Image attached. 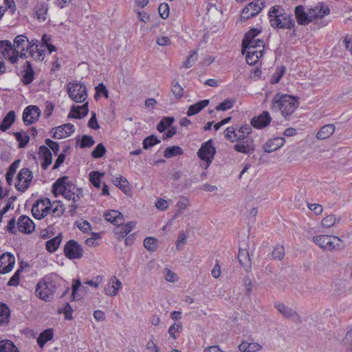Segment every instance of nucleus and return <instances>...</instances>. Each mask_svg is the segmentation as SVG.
Wrapping results in <instances>:
<instances>
[{"label": "nucleus", "instance_id": "f257e3e1", "mask_svg": "<svg viewBox=\"0 0 352 352\" xmlns=\"http://www.w3.org/2000/svg\"><path fill=\"white\" fill-rule=\"evenodd\" d=\"M53 192L56 197L63 195L66 199L72 201L69 205V213L72 216L75 214L79 206V201L82 197V191L69 180L67 176L58 178L53 185Z\"/></svg>", "mask_w": 352, "mask_h": 352}, {"label": "nucleus", "instance_id": "f03ea898", "mask_svg": "<svg viewBox=\"0 0 352 352\" xmlns=\"http://www.w3.org/2000/svg\"><path fill=\"white\" fill-rule=\"evenodd\" d=\"M298 107V98L291 95L277 93L272 100V110L280 112L285 118H289Z\"/></svg>", "mask_w": 352, "mask_h": 352}, {"label": "nucleus", "instance_id": "7ed1b4c3", "mask_svg": "<svg viewBox=\"0 0 352 352\" xmlns=\"http://www.w3.org/2000/svg\"><path fill=\"white\" fill-rule=\"evenodd\" d=\"M58 278V276L55 273L45 275L36 285V296L45 302L51 301L54 298Z\"/></svg>", "mask_w": 352, "mask_h": 352}, {"label": "nucleus", "instance_id": "20e7f679", "mask_svg": "<svg viewBox=\"0 0 352 352\" xmlns=\"http://www.w3.org/2000/svg\"><path fill=\"white\" fill-rule=\"evenodd\" d=\"M269 19L271 25L275 28L291 29L294 25L292 16L278 6L270 9Z\"/></svg>", "mask_w": 352, "mask_h": 352}, {"label": "nucleus", "instance_id": "39448f33", "mask_svg": "<svg viewBox=\"0 0 352 352\" xmlns=\"http://www.w3.org/2000/svg\"><path fill=\"white\" fill-rule=\"evenodd\" d=\"M313 241L324 250H339L344 248L342 241L332 235H319L313 237Z\"/></svg>", "mask_w": 352, "mask_h": 352}, {"label": "nucleus", "instance_id": "423d86ee", "mask_svg": "<svg viewBox=\"0 0 352 352\" xmlns=\"http://www.w3.org/2000/svg\"><path fill=\"white\" fill-rule=\"evenodd\" d=\"M260 30L257 28L251 29L248 32L242 41V54H245V49L254 48L258 49V45L261 43L262 48L264 49L265 43L264 41L260 38H257L256 36L259 34Z\"/></svg>", "mask_w": 352, "mask_h": 352}, {"label": "nucleus", "instance_id": "0eeeda50", "mask_svg": "<svg viewBox=\"0 0 352 352\" xmlns=\"http://www.w3.org/2000/svg\"><path fill=\"white\" fill-rule=\"evenodd\" d=\"M67 91L69 98L76 102H83L87 98L86 87L80 82H69Z\"/></svg>", "mask_w": 352, "mask_h": 352}, {"label": "nucleus", "instance_id": "6e6552de", "mask_svg": "<svg viewBox=\"0 0 352 352\" xmlns=\"http://www.w3.org/2000/svg\"><path fill=\"white\" fill-rule=\"evenodd\" d=\"M51 206V201L48 198L36 201L32 208V215L37 219H43L50 213Z\"/></svg>", "mask_w": 352, "mask_h": 352}, {"label": "nucleus", "instance_id": "1a4fd4ad", "mask_svg": "<svg viewBox=\"0 0 352 352\" xmlns=\"http://www.w3.org/2000/svg\"><path fill=\"white\" fill-rule=\"evenodd\" d=\"M17 183L15 188L20 192H25L30 186L33 176L32 171L28 168H22L17 175Z\"/></svg>", "mask_w": 352, "mask_h": 352}, {"label": "nucleus", "instance_id": "9d476101", "mask_svg": "<svg viewBox=\"0 0 352 352\" xmlns=\"http://www.w3.org/2000/svg\"><path fill=\"white\" fill-rule=\"evenodd\" d=\"M215 153V148L212 146L211 140L202 144L201 148L199 149L197 155L201 160L206 162L207 165L206 168H207L212 162Z\"/></svg>", "mask_w": 352, "mask_h": 352}, {"label": "nucleus", "instance_id": "9b49d317", "mask_svg": "<svg viewBox=\"0 0 352 352\" xmlns=\"http://www.w3.org/2000/svg\"><path fill=\"white\" fill-rule=\"evenodd\" d=\"M64 253L69 259H79L83 255V249L77 241L70 240L65 245Z\"/></svg>", "mask_w": 352, "mask_h": 352}, {"label": "nucleus", "instance_id": "f8f14e48", "mask_svg": "<svg viewBox=\"0 0 352 352\" xmlns=\"http://www.w3.org/2000/svg\"><path fill=\"white\" fill-rule=\"evenodd\" d=\"M263 8V3L261 0H256L248 4L242 10L241 18L243 21H247L251 17L256 16Z\"/></svg>", "mask_w": 352, "mask_h": 352}, {"label": "nucleus", "instance_id": "ddd939ff", "mask_svg": "<svg viewBox=\"0 0 352 352\" xmlns=\"http://www.w3.org/2000/svg\"><path fill=\"white\" fill-rule=\"evenodd\" d=\"M41 111L36 105L27 107L23 113V120L26 125L32 124L38 121Z\"/></svg>", "mask_w": 352, "mask_h": 352}, {"label": "nucleus", "instance_id": "4468645a", "mask_svg": "<svg viewBox=\"0 0 352 352\" xmlns=\"http://www.w3.org/2000/svg\"><path fill=\"white\" fill-rule=\"evenodd\" d=\"M0 52L3 58L8 59L11 63L14 64L17 62V55L13 48V45L10 41H0Z\"/></svg>", "mask_w": 352, "mask_h": 352}, {"label": "nucleus", "instance_id": "2eb2a0df", "mask_svg": "<svg viewBox=\"0 0 352 352\" xmlns=\"http://www.w3.org/2000/svg\"><path fill=\"white\" fill-rule=\"evenodd\" d=\"M30 45V42L25 36L23 34L16 36L14 40L13 47L17 57L19 54L21 57L25 56V51L28 50Z\"/></svg>", "mask_w": 352, "mask_h": 352}, {"label": "nucleus", "instance_id": "dca6fc26", "mask_svg": "<svg viewBox=\"0 0 352 352\" xmlns=\"http://www.w3.org/2000/svg\"><path fill=\"white\" fill-rule=\"evenodd\" d=\"M75 131L72 124L67 123L53 129V138L63 139L70 136Z\"/></svg>", "mask_w": 352, "mask_h": 352}, {"label": "nucleus", "instance_id": "f3484780", "mask_svg": "<svg viewBox=\"0 0 352 352\" xmlns=\"http://www.w3.org/2000/svg\"><path fill=\"white\" fill-rule=\"evenodd\" d=\"M30 56L35 60H43L45 45L37 40L30 41L28 48Z\"/></svg>", "mask_w": 352, "mask_h": 352}, {"label": "nucleus", "instance_id": "a211bd4d", "mask_svg": "<svg viewBox=\"0 0 352 352\" xmlns=\"http://www.w3.org/2000/svg\"><path fill=\"white\" fill-rule=\"evenodd\" d=\"M15 263L14 256L10 253L3 254L0 256V273L6 274L10 272L14 267Z\"/></svg>", "mask_w": 352, "mask_h": 352}, {"label": "nucleus", "instance_id": "6ab92c4d", "mask_svg": "<svg viewBox=\"0 0 352 352\" xmlns=\"http://www.w3.org/2000/svg\"><path fill=\"white\" fill-rule=\"evenodd\" d=\"M34 223L28 216L22 215L19 218L17 228L19 232L30 234L34 230Z\"/></svg>", "mask_w": 352, "mask_h": 352}, {"label": "nucleus", "instance_id": "aec40b11", "mask_svg": "<svg viewBox=\"0 0 352 352\" xmlns=\"http://www.w3.org/2000/svg\"><path fill=\"white\" fill-rule=\"evenodd\" d=\"M260 45L261 43L260 42ZM264 49L262 48V45H258V49H254L253 47L245 49L246 60L249 65H254L256 63L259 58L263 56Z\"/></svg>", "mask_w": 352, "mask_h": 352}, {"label": "nucleus", "instance_id": "412c9836", "mask_svg": "<svg viewBox=\"0 0 352 352\" xmlns=\"http://www.w3.org/2000/svg\"><path fill=\"white\" fill-rule=\"evenodd\" d=\"M271 122V117L267 111H264L258 117H254L251 120V124L258 129L267 126Z\"/></svg>", "mask_w": 352, "mask_h": 352}, {"label": "nucleus", "instance_id": "4be33fe9", "mask_svg": "<svg viewBox=\"0 0 352 352\" xmlns=\"http://www.w3.org/2000/svg\"><path fill=\"white\" fill-rule=\"evenodd\" d=\"M285 142L284 138H274L266 142L263 149L266 153H272L282 147Z\"/></svg>", "mask_w": 352, "mask_h": 352}, {"label": "nucleus", "instance_id": "5701e85b", "mask_svg": "<svg viewBox=\"0 0 352 352\" xmlns=\"http://www.w3.org/2000/svg\"><path fill=\"white\" fill-rule=\"evenodd\" d=\"M38 155L42 160L41 167L43 169L46 170L52 162V153L48 147L41 146L39 148Z\"/></svg>", "mask_w": 352, "mask_h": 352}, {"label": "nucleus", "instance_id": "b1692460", "mask_svg": "<svg viewBox=\"0 0 352 352\" xmlns=\"http://www.w3.org/2000/svg\"><path fill=\"white\" fill-rule=\"evenodd\" d=\"M122 287V283L116 276H113L107 287H105V294L107 296H115L118 294L119 289Z\"/></svg>", "mask_w": 352, "mask_h": 352}, {"label": "nucleus", "instance_id": "393cba45", "mask_svg": "<svg viewBox=\"0 0 352 352\" xmlns=\"http://www.w3.org/2000/svg\"><path fill=\"white\" fill-rule=\"evenodd\" d=\"M104 219L115 226H120L123 223V215L118 210H111L104 214Z\"/></svg>", "mask_w": 352, "mask_h": 352}, {"label": "nucleus", "instance_id": "a878e982", "mask_svg": "<svg viewBox=\"0 0 352 352\" xmlns=\"http://www.w3.org/2000/svg\"><path fill=\"white\" fill-rule=\"evenodd\" d=\"M88 102H86L81 106H73L68 117L69 118L80 119L86 116L88 113Z\"/></svg>", "mask_w": 352, "mask_h": 352}, {"label": "nucleus", "instance_id": "bb28decb", "mask_svg": "<svg viewBox=\"0 0 352 352\" xmlns=\"http://www.w3.org/2000/svg\"><path fill=\"white\" fill-rule=\"evenodd\" d=\"M234 148L239 153L248 154L254 151L253 140L237 142L234 146Z\"/></svg>", "mask_w": 352, "mask_h": 352}, {"label": "nucleus", "instance_id": "cd10ccee", "mask_svg": "<svg viewBox=\"0 0 352 352\" xmlns=\"http://www.w3.org/2000/svg\"><path fill=\"white\" fill-rule=\"evenodd\" d=\"M295 14L297 22L300 25H307L311 21L310 12L309 14L305 13L304 8L302 6H298L296 8Z\"/></svg>", "mask_w": 352, "mask_h": 352}, {"label": "nucleus", "instance_id": "c85d7f7f", "mask_svg": "<svg viewBox=\"0 0 352 352\" xmlns=\"http://www.w3.org/2000/svg\"><path fill=\"white\" fill-rule=\"evenodd\" d=\"M335 126L333 124H326L320 128L316 134L318 140H325L331 136L335 132Z\"/></svg>", "mask_w": 352, "mask_h": 352}, {"label": "nucleus", "instance_id": "c756f323", "mask_svg": "<svg viewBox=\"0 0 352 352\" xmlns=\"http://www.w3.org/2000/svg\"><path fill=\"white\" fill-rule=\"evenodd\" d=\"M112 183L118 187L124 194L129 195L131 192L130 185L127 179L122 175H119L112 180Z\"/></svg>", "mask_w": 352, "mask_h": 352}, {"label": "nucleus", "instance_id": "7c9ffc66", "mask_svg": "<svg viewBox=\"0 0 352 352\" xmlns=\"http://www.w3.org/2000/svg\"><path fill=\"white\" fill-rule=\"evenodd\" d=\"M276 309L285 318L296 320L298 319V314L293 310L292 308L287 307L284 304H277L276 305Z\"/></svg>", "mask_w": 352, "mask_h": 352}, {"label": "nucleus", "instance_id": "2f4dec72", "mask_svg": "<svg viewBox=\"0 0 352 352\" xmlns=\"http://www.w3.org/2000/svg\"><path fill=\"white\" fill-rule=\"evenodd\" d=\"M262 346L257 342H243L239 346L241 352H256L262 349Z\"/></svg>", "mask_w": 352, "mask_h": 352}, {"label": "nucleus", "instance_id": "473e14b6", "mask_svg": "<svg viewBox=\"0 0 352 352\" xmlns=\"http://www.w3.org/2000/svg\"><path fill=\"white\" fill-rule=\"evenodd\" d=\"M330 10L328 6L325 5H320V6H316L314 8L310 10V17L313 18H322L329 14Z\"/></svg>", "mask_w": 352, "mask_h": 352}, {"label": "nucleus", "instance_id": "72a5a7b5", "mask_svg": "<svg viewBox=\"0 0 352 352\" xmlns=\"http://www.w3.org/2000/svg\"><path fill=\"white\" fill-rule=\"evenodd\" d=\"M209 104V100H201L195 104L190 106L188 110L187 111V115L188 116H191L198 113L201 111L204 108L207 107Z\"/></svg>", "mask_w": 352, "mask_h": 352}, {"label": "nucleus", "instance_id": "f704fd0d", "mask_svg": "<svg viewBox=\"0 0 352 352\" xmlns=\"http://www.w3.org/2000/svg\"><path fill=\"white\" fill-rule=\"evenodd\" d=\"M15 117V112L14 111H9L3 118L2 123L0 124V129L2 131H6L8 129L14 122Z\"/></svg>", "mask_w": 352, "mask_h": 352}, {"label": "nucleus", "instance_id": "c9c22d12", "mask_svg": "<svg viewBox=\"0 0 352 352\" xmlns=\"http://www.w3.org/2000/svg\"><path fill=\"white\" fill-rule=\"evenodd\" d=\"M0 352H19L15 344L9 340L0 341Z\"/></svg>", "mask_w": 352, "mask_h": 352}, {"label": "nucleus", "instance_id": "e433bc0d", "mask_svg": "<svg viewBox=\"0 0 352 352\" xmlns=\"http://www.w3.org/2000/svg\"><path fill=\"white\" fill-rule=\"evenodd\" d=\"M53 338V331L51 329H47L43 331L37 338V342L41 347H43L45 344L51 340Z\"/></svg>", "mask_w": 352, "mask_h": 352}, {"label": "nucleus", "instance_id": "4c0bfd02", "mask_svg": "<svg viewBox=\"0 0 352 352\" xmlns=\"http://www.w3.org/2000/svg\"><path fill=\"white\" fill-rule=\"evenodd\" d=\"M10 311L5 304L0 307V327L7 324L9 322Z\"/></svg>", "mask_w": 352, "mask_h": 352}, {"label": "nucleus", "instance_id": "58836bf2", "mask_svg": "<svg viewBox=\"0 0 352 352\" xmlns=\"http://www.w3.org/2000/svg\"><path fill=\"white\" fill-rule=\"evenodd\" d=\"M60 242L61 239L60 236L54 237L46 242V250L51 253L55 252L59 247Z\"/></svg>", "mask_w": 352, "mask_h": 352}, {"label": "nucleus", "instance_id": "ea45409f", "mask_svg": "<svg viewBox=\"0 0 352 352\" xmlns=\"http://www.w3.org/2000/svg\"><path fill=\"white\" fill-rule=\"evenodd\" d=\"M182 154L183 149L179 146L167 147L164 152V156L166 158H170L173 156L179 155Z\"/></svg>", "mask_w": 352, "mask_h": 352}, {"label": "nucleus", "instance_id": "a19ab883", "mask_svg": "<svg viewBox=\"0 0 352 352\" xmlns=\"http://www.w3.org/2000/svg\"><path fill=\"white\" fill-rule=\"evenodd\" d=\"M26 68L23 76V81L25 84H30L34 79V71L28 61H25Z\"/></svg>", "mask_w": 352, "mask_h": 352}, {"label": "nucleus", "instance_id": "79ce46f5", "mask_svg": "<svg viewBox=\"0 0 352 352\" xmlns=\"http://www.w3.org/2000/svg\"><path fill=\"white\" fill-rule=\"evenodd\" d=\"M52 213L57 217H60L65 212L63 204L60 201H55L53 203L51 202Z\"/></svg>", "mask_w": 352, "mask_h": 352}, {"label": "nucleus", "instance_id": "37998d69", "mask_svg": "<svg viewBox=\"0 0 352 352\" xmlns=\"http://www.w3.org/2000/svg\"><path fill=\"white\" fill-rule=\"evenodd\" d=\"M238 258L239 262L244 267H248L250 265V256L245 249H239Z\"/></svg>", "mask_w": 352, "mask_h": 352}, {"label": "nucleus", "instance_id": "c03bdc74", "mask_svg": "<svg viewBox=\"0 0 352 352\" xmlns=\"http://www.w3.org/2000/svg\"><path fill=\"white\" fill-rule=\"evenodd\" d=\"M103 175V173H100L98 171H91L89 173V180L95 187L99 188L100 186L101 177Z\"/></svg>", "mask_w": 352, "mask_h": 352}, {"label": "nucleus", "instance_id": "a18cd8bd", "mask_svg": "<svg viewBox=\"0 0 352 352\" xmlns=\"http://www.w3.org/2000/svg\"><path fill=\"white\" fill-rule=\"evenodd\" d=\"M144 245L147 250L153 252L157 248V240L153 237H147L144 241Z\"/></svg>", "mask_w": 352, "mask_h": 352}, {"label": "nucleus", "instance_id": "49530a36", "mask_svg": "<svg viewBox=\"0 0 352 352\" xmlns=\"http://www.w3.org/2000/svg\"><path fill=\"white\" fill-rule=\"evenodd\" d=\"M160 142V140L154 135H151L146 138L143 141V148L147 149L149 147L153 146Z\"/></svg>", "mask_w": 352, "mask_h": 352}, {"label": "nucleus", "instance_id": "de8ad7c7", "mask_svg": "<svg viewBox=\"0 0 352 352\" xmlns=\"http://www.w3.org/2000/svg\"><path fill=\"white\" fill-rule=\"evenodd\" d=\"M286 68L285 67H279L276 69L275 72L273 74L271 82L272 84L278 83L282 76L284 75L285 72Z\"/></svg>", "mask_w": 352, "mask_h": 352}, {"label": "nucleus", "instance_id": "09e8293b", "mask_svg": "<svg viewBox=\"0 0 352 352\" xmlns=\"http://www.w3.org/2000/svg\"><path fill=\"white\" fill-rule=\"evenodd\" d=\"M171 91L176 98H181L184 95V89L177 82L172 83Z\"/></svg>", "mask_w": 352, "mask_h": 352}, {"label": "nucleus", "instance_id": "8fccbe9b", "mask_svg": "<svg viewBox=\"0 0 352 352\" xmlns=\"http://www.w3.org/2000/svg\"><path fill=\"white\" fill-rule=\"evenodd\" d=\"M106 153V148L104 146L100 143L98 144L96 147L94 148V150L91 153V156L93 158H100L103 157V155Z\"/></svg>", "mask_w": 352, "mask_h": 352}, {"label": "nucleus", "instance_id": "3c124183", "mask_svg": "<svg viewBox=\"0 0 352 352\" xmlns=\"http://www.w3.org/2000/svg\"><path fill=\"white\" fill-rule=\"evenodd\" d=\"M14 136L19 142L20 148L24 147L30 140V138L26 133L23 134L22 133L17 132L14 133Z\"/></svg>", "mask_w": 352, "mask_h": 352}, {"label": "nucleus", "instance_id": "603ef678", "mask_svg": "<svg viewBox=\"0 0 352 352\" xmlns=\"http://www.w3.org/2000/svg\"><path fill=\"white\" fill-rule=\"evenodd\" d=\"M189 204L188 200L184 198L179 200L176 204L177 212L175 216H179L188 207Z\"/></svg>", "mask_w": 352, "mask_h": 352}, {"label": "nucleus", "instance_id": "864d4df0", "mask_svg": "<svg viewBox=\"0 0 352 352\" xmlns=\"http://www.w3.org/2000/svg\"><path fill=\"white\" fill-rule=\"evenodd\" d=\"M338 221H340V218H338L337 219ZM336 222V218L334 215L333 214H330V215H328L327 217H325L322 220V226L324 228H331V226H333V225H335Z\"/></svg>", "mask_w": 352, "mask_h": 352}, {"label": "nucleus", "instance_id": "5fc2aeb1", "mask_svg": "<svg viewBox=\"0 0 352 352\" xmlns=\"http://www.w3.org/2000/svg\"><path fill=\"white\" fill-rule=\"evenodd\" d=\"M224 133L225 138L233 142L236 140V137L237 136V129L233 126H230L225 130Z\"/></svg>", "mask_w": 352, "mask_h": 352}, {"label": "nucleus", "instance_id": "6e6d98bb", "mask_svg": "<svg viewBox=\"0 0 352 352\" xmlns=\"http://www.w3.org/2000/svg\"><path fill=\"white\" fill-rule=\"evenodd\" d=\"M47 8L45 4H41L38 7H37L36 10V15L38 20H45V15L47 14Z\"/></svg>", "mask_w": 352, "mask_h": 352}, {"label": "nucleus", "instance_id": "4d7b16f0", "mask_svg": "<svg viewBox=\"0 0 352 352\" xmlns=\"http://www.w3.org/2000/svg\"><path fill=\"white\" fill-rule=\"evenodd\" d=\"M182 330V325L180 323H175L169 327L168 333L171 338L175 339L177 338V333L181 332Z\"/></svg>", "mask_w": 352, "mask_h": 352}, {"label": "nucleus", "instance_id": "13d9d810", "mask_svg": "<svg viewBox=\"0 0 352 352\" xmlns=\"http://www.w3.org/2000/svg\"><path fill=\"white\" fill-rule=\"evenodd\" d=\"M234 101L232 100L227 99L220 103L218 106L216 107V110L217 111H226L228 109H231L234 105Z\"/></svg>", "mask_w": 352, "mask_h": 352}, {"label": "nucleus", "instance_id": "bf43d9fd", "mask_svg": "<svg viewBox=\"0 0 352 352\" xmlns=\"http://www.w3.org/2000/svg\"><path fill=\"white\" fill-rule=\"evenodd\" d=\"M158 11L160 16L162 19H167L169 16V6L168 3H161L158 8Z\"/></svg>", "mask_w": 352, "mask_h": 352}, {"label": "nucleus", "instance_id": "052dcab7", "mask_svg": "<svg viewBox=\"0 0 352 352\" xmlns=\"http://www.w3.org/2000/svg\"><path fill=\"white\" fill-rule=\"evenodd\" d=\"M94 143L95 141L91 136L85 135L81 138L80 147H90L93 146Z\"/></svg>", "mask_w": 352, "mask_h": 352}, {"label": "nucleus", "instance_id": "680f3d73", "mask_svg": "<svg viewBox=\"0 0 352 352\" xmlns=\"http://www.w3.org/2000/svg\"><path fill=\"white\" fill-rule=\"evenodd\" d=\"M197 60V54L196 52H193L186 59V61L184 62L183 66L186 68L191 67L193 64Z\"/></svg>", "mask_w": 352, "mask_h": 352}, {"label": "nucleus", "instance_id": "e2e57ef3", "mask_svg": "<svg viewBox=\"0 0 352 352\" xmlns=\"http://www.w3.org/2000/svg\"><path fill=\"white\" fill-rule=\"evenodd\" d=\"M102 94L106 98H109V92L103 83L99 84L96 87V94H95V98H96L99 95Z\"/></svg>", "mask_w": 352, "mask_h": 352}, {"label": "nucleus", "instance_id": "0e129e2a", "mask_svg": "<svg viewBox=\"0 0 352 352\" xmlns=\"http://www.w3.org/2000/svg\"><path fill=\"white\" fill-rule=\"evenodd\" d=\"M272 255L274 258L280 260L285 256V249L283 246H276L272 253Z\"/></svg>", "mask_w": 352, "mask_h": 352}, {"label": "nucleus", "instance_id": "69168bd1", "mask_svg": "<svg viewBox=\"0 0 352 352\" xmlns=\"http://www.w3.org/2000/svg\"><path fill=\"white\" fill-rule=\"evenodd\" d=\"M164 276L166 280L170 283H175L178 280L177 274L168 268L165 269Z\"/></svg>", "mask_w": 352, "mask_h": 352}, {"label": "nucleus", "instance_id": "338daca9", "mask_svg": "<svg viewBox=\"0 0 352 352\" xmlns=\"http://www.w3.org/2000/svg\"><path fill=\"white\" fill-rule=\"evenodd\" d=\"M88 126L89 128L93 129H98L100 128L96 118V115L94 112L91 113V117L88 122Z\"/></svg>", "mask_w": 352, "mask_h": 352}, {"label": "nucleus", "instance_id": "774afa93", "mask_svg": "<svg viewBox=\"0 0 352 352\" xmlns=\"http://www.w3.org/2000/svg\"><path fill=\"white\" fill-rule=\"evenodd\" d=\"M146 349L149 352H160L159 348L153 341V337L149 339V340L146 342Z\"/></svg>", "mask_w": 352, "mask_h": 352}]
</instances>
